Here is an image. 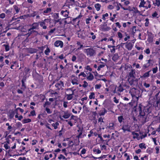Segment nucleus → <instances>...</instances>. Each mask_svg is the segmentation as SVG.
<instances>
[{"mask_svg": "<svg viewBox=\"0 0 160 160\" xmlns=\"http://www.w3.org/2000/svg\"><path fill=\"white\" fill-rule=\"evenodd\" d=\"M94 78V77L92 74L90 73L89 75L87 77V79L89 80H92Z\"/></svg>", "mask_w": 160, "mask_h": 160, "instance_id": "nucleus-12", "label": "nucleus"}, {"mask_svg": "<svg viewBox=\"0 0 160 160\" xmlns=\"http://www.w3.org/2000/svg\"><path fill=\"white\" fill-rule=\"evenodd\" d=\"M56 30V28H54L53 29H51L49 32V33H52Z\"/></svg>", "mask_w": 160, "mask_h": 160, "instance_id": "nucleus-64", "label": "nucleus"}, {"mask_svg": "<svg viewBox=\"0 0 160 160\" xmlns=\"http://www.w3.org/2000/svg\"><path fill=\"white\" fill-rule=\"evenodd\" d=\"M129 77L130 78H133L134 79H135L136 78L133 75V73L132 72H130L129 73Z\"/></svg>", "mask_w": 160, "mask_h": 160, "instance_id": "nucleus-37", "label": "nucleus"}, {"mask_svg": "<svg viewBox=\"0 0 160 160\" xmlns=\"http://www.w3.org/2000/svg\"><path fill=\"white\" fill-rule=\"evenodd\" d=\"M119 56L118 53H115L112 58V60L115 61L118 59Z\"/></svg>", "mask_w": 160, "mask_h": 160, "instance_id": "nucleus-8", "label": "nucleus"}, {"mask_svg": "<svg viewBox=\"0 0 160 160\" xmlns=\"http://www.w3.org/2000/svg\"><path fill=\"white\" fill-rule=\"evenodd\" d=\"M108 8H109V9H113L114 8V6H112V5H109L108 7Z\"/></svg>", "mask_w": 160, "mask_h": 160, "instance_id": "nucleus-59", "label": "nucleus"}, {"mask_svg": "<svg viewBox=\"0 0 160 160\" xmlns=\"http://www.w3.org/2000/svg\"><path fill=\"white\" fill-rule=\"evenodd\" d=\"M144 85L146 88H148L150 86V84H147L146 82H144Z\"/></svg>", "mask_w": 160, "mask_h": 160, "instance_id": "nucleus-55", "label": "nucleus"}, {"mask_svg": "<svg viewBox=\"0 0 160 160\" xmlns=\"http://www.w3.org/2000/svg\"><path fill=\"white\" fill-rule=\"evenodd\" d=\"M55 86L58 89H60L61 88V85H60V83H56Z\"/></svg>", "mask_w": 160, "mask_h": 160, "instance_id": "nucleus-30", "label": "nucleus"}, {"mask_svg": "<svg viewBox=\"0 0 160 160\" xmlns=\"http://www.w3.org/2000/svg\"><path fill=\"white\" fill-rule=\"evenodd\" d=\"M17 126L18 127H20L22 126V124L20 122H18L16 124Z\"/></svg>", "mask_w": 160, "mask_h": 160, "instance_id": "nucleus-52", "label": "nucleus"}, {"mask_svg": "<svg viewBox=\"0 0 160 160\" xmlns=\"http://www.w3.org/2000/svg\"><path fill=\"white\" fill-rule=\"evenodd\" d=\"M58 158L59 160L61 159L62 158L63 159H67V158L62 154H60V156Z\"/></svg>", "mask_w": 160, "mask_h": 160, "instance_id": "nucleus-29", "label": "nucleus"}, {"mask_svg": "<svg viewBox=\"0 0 160 160\" xmlns=\"http://www.w3.org/2000/svg\"><path fill=\"white\" fill-rule=\"evenodd\" d=\"M101 29L102 31H108L111 28L107 26V24H104L101 27Z\"/></svg>", "mask_w": 160, "mask_h": 160, "instance_id": "nucleus-5", "label": "nucleus"}, {"mask_svg": "<svg viewBox=\"0 0 160 160\" xmlns=\"http://www.w3.org/2000/svg\"><path fill=\"white\" fill-rule=\"evenodd\" d=\"M118 37L120 38H121L122 37V34L120 32H118Z\"/></svg>", "mask_w": 160, "mask_h": 160, "instance_id": "nucleus-48", "label": "nucleus"}, {"mask_svg": "<svg viewBox=\"0 0 160 160\" xmlns=\"http://www.w3.org/2000/svg\"><path fill=\"white\" fill-rule=\"evenodd\" d=\"M67 99L68 100H70L72 99L73 98L71 94H67L66 95Z\"/></svg>", "mask_w": 160, "mask_h": 160, "instance_id": "nucleus-17", "label": "nucleus"}, {"mask_svg": "<svg viewBox=\"0 0 160 160\" xmlns=\"http://www.w3.org/2000/svg\"><path fill=\"white\" fill-rule=\"evenodd\" d=\"M85 52L86 53L87 55H89L90 56H92L95 54V51L93 48H89L85 49Z\"/></svg>", "mask_w": 160, "mask_h": 160, "instance_id": "nucleus-1", "label": "nucleus"}, {"mask_svg": "<svg viewBox=\"0 0 160 160\" xmlns=\"http://www.w3.org/2000/svg\"><path fill=\"white\" fill-rule=\"evenodd\" d=\"M152 61L150 59H149V60H148V62L146 64L147 65H149V66H150L151 64L152 65L153 64L151 63V62H152Z\"/></svg>", "mask_w": 160, "mask_h": 160, "instance_id": "nucleus-39", "label": "nucleus"}, {"mask_svg": "<svg viewBox=\"0 0 160 160\" xmlns=\"http://www.w3.org/2000/svg\"><path fill=\"white\" fill-rule=\"evenodd\" d=\"M68 103V102H64L63 103V106L64 108H67V104Z\"/></svg>", "mask_w": 160, "mask_h": 160, "instance_id": "nucleus-62", "label": "nucleus"}, {"mask_svg": "<svg viewBox=\"0 0 160 160\" xmlns=\"http://www.w3.org/2000/svg\"><path fill=\"white\" fill-rule=\"evenodd\" d=\"M54 45L56 47L60 46L62 48L63 46V43L62 41H57L54 43Z\"/></svg>", "mask_w": 160, "mask_h": 160, "instance_id": "nucleus-4", "label": "nucleus"}, {"mask_svg": "<svg viewBox=\"0 0 160 160\" xmlns=\"http://www.w3.org/2000/svg\"><path fill=\"white\" fill-rule=\"evenodd\" d=\"M142 105L141 104H139V106H138V111H139V113H140V114H141V112H142Z\"/></svg>", "mask_w": 160, "mask_h": 160, "instance_id": "nucleus-33", "label": "nucleus"}, {"mask_svg": "<svg viewBox=\"0 0 160 160\" xmlns=\"http://www.w3.org/2000/svg\"><path fill=\"white\" fill-rule=\"evenodd\" d=\"M105 65L104 64H101L98 67L97 69V70L98 71H100V70L101 68H102L104 67Z\"/></svg>", "mask_w": 160, "mask_h": 160, "instance_id": "nucleus-35", "label": "nucleus"}, {"mask_svg": "<svg viewBox=\"0 0 160 160\" xmlns=\"http://www.w3.org/2000/svg\"><path fill=\"white\" fill-rule=\"evenodd\" d=\"M152 70L153 73H156L158 71V67H156L155 68H153Z\"/></svg>", "mask_w": 160, "mask_h": 160, "instance_id": "nucleus-38", "label": "nucleus"}, {"mask_svg": "<svg viewBox=\"0 0 160 160\" xmlns=\"http://www.w3.org/2000/svg\"><path fill=\"white\" fill-rule=\"evenodd\" d=\"M4 46L5 47V50L6 51H8L9 50V46L8 45H4Z\"/></svg>", "mask_w": 160, "mask_h": 160, "instance_id": "nucleus-34", "label": "nucleus"}, {"mask_svg": "<svg viewBox=\"0 0 160 160\" xmlns=\"http://www.w3.org/2000/svg\"><path fill=\"white\" fill-rule=\"evenodd\" d=\"M36 12H33L32 13L30 14V16L32 17H34L36 15Z\"/></svg>", "mask_w": 160, "mask_h": 160, "instance_id": "nucleus-61", "label": "nucleus"}, {"mask_svg": "<svg viewBox=\"0 0 160 160\" xmlns=\"http://www.w3.org/2000/svg\"><path fill=\"white\" fill-rule=\"evenodd\" d=\"M31 121V119L28 118L27 119H25L22 120V122L23 123H26L27 122H29Z\"/></svg>", "mask_w": 160, "mask_h": 160, "instance_id": "nucleus-19", "label": "nucleus"}, {"mask_svg": "<svg viewBox=\"0 0 160 160\" xmlns=\"http://www.w3.org/2000/svg\"><path fill=\"white\" fill-rule=\"evenodd\" d=\"M132 135H135L136 136L138 140H139V138L138 137L139 136V134L138 133H136L134 132H132Z\"/></svg>", "mask_w": 160, "mask_h": 160, "instance_id": "nucleus-23", "label": "nucleus"}, {"mask_svg": "<svg viewBox=\"0 0 160 160\" xmlns=\"http://www.w3.org/2000/svg\"><path fill=\"white\" fill-rule=\"evenodd\" d=\"M150 34L148 35V40L149 42H152L153 41V37L152 35V33H150Z\"/></svg>", "mask_w": 160, "mask_h": 160, "instance_id": "nucleus-11", "label": "nucleus"}, {"mask_svg": "<svg viewBox=\"0 0 160 160\" xmlns=\"http://www.w3.org/2000/svg\"><path fill=\"white\" fill-rule=\"evenodd\" d=\"M128 81L129 82V83L131 85H132L134 84L135 85V82L134 81V79H132L131 80H130V78H129L128 80Z\"/></svg>", "mask_w": 160, "mask_h": 160, "instance_id": "nucleus-10", "label": "nucleus"}, {"mask_svg": "<svg viewBox=\"0 0 160 160\" xmlns=\"http://www.w3.org/2000/svg\"><path fill=\"white\" fill-rule=\"evenodd\" d=\"M45 23L44 22H42L40 24L41 26H42L43 29H45L47 28V27L45 26Z\"/></svg>", "mask_w": 160, "mask_h": 160, "instance_id": "nucleus-27", "label": "nucleus"}, {"mask_svg": "<svg viewBox=\"0 0 160 160\" xmlns=\"http://www.w3.org/2000/svg\"><path fill=\"white\" fill-rule=\"evenodd\" d=\"M98 138H100L101 141H104V140L103 139V138L102 137V136L101 134H98Z\"/></svg>", "mask_w": 160, "mask_h": 160, "instance_id": "nucleus-51", "label": "nucleus"}, {"mask_svg": "<svg viewBox=\"0 0 160 160\" xmlns=\"http://www.w3.org/2000/svg\"><path fill=\"white\" fill-rule=\"evenodd\" d=\"M86 69L89 70L90 71H91L92 70V69L91 68H90L89 66H87L86 67Z\"/></svg>", "mask_w": 160, "mask_h": 160, "instance_id": "nucleus-60", "label": "nucleus"}, {"mask_svg": "<svg viewBox=\"0 0 160 160\" xmlns=\"http://www.w3.org/2000/svg\"><path fill=\"white\" fill-rule=\"evenodd\" d=\"M103 109L104 111V112H103L102 111V112H100L99 113V115L100 116L104 115L107 112V111L106 110V109L104 108H103Z\"/></svg>", "mask_w": 160, "mask_h": 160, "instance_id": "nucleus-21", "label": "nucleus"}, {"mask_svg": "<svg viewBox=\"0 0 160 160\" xmlns=\"http://www.w3.org/2000/svg\"><path fill=\"white\" fill-rule=\"evenodd\" d=\"M138 117H139L140 120L142 124H144L148 121L147 120V115H141V116H139Z\"/></svg>", "mask_w": 160, "mask_h": 160, "instance_id": "nucleus-2", "label": "nucleus"}, {"mask_svg": "<svg viewBox=\"0 0 160 160\" xmlns=\"http://www.w3.org/2000/svg\"><path fill=\"white\" fill-rule=\"evenodd\" d=\"M156 3H153V4L155 6L157 5L158 7L160 5V0H156Z\"/></svg>", "mask_w": 160, "mask_h": 160, "instance_id": "nucleus-24", "label": "nucleus"}, {"mask_svg": "<svg viewBox=\"0 0 160 160\" xmlns=\"http://www.w3.org/2000/svg\"><path fill=\"white\" fill-rule=\"evenodd\" d=\"M157 15H158V13L156 12H155L152 15V16L153 17H156Z\"/></svg>", "mask_w": 160, "mask_h": 160, "instance_id": "nucleus-45", "label": "nucleus"}, {"mask_svg": "<svg viewBox=\"0 0 160 160\" xmlns=\"http://www.w3.org/2000/svg\"><path fill=\"white\" fill-rule=\"evenodd\" d=\"M139 146L141 149H142L143 148L145 149L146 148V147L145 146V144L143 143H141L139 145Z\"/></svg>", "mask_w": 160, "mask_h": 160, "instance_id": "nucleus-20", "label": "nucleus"}, {"mask_svg": "<svg viewBox=\"0 0 160 160\" xmlns=\"http://www.w3.org/2000/svg\"><path fill=\"white\" fill-rule=\"evenodd\" d=\"M101 7V5L98 3H97L95 5V7L98 11L100 10Z\"/></svg>", "mask_w": 160, "mask_h": 160, "instance_id": "nucleus-13", "label": "nucleus"}, {"mask_svg": "<svg viewBox=\"0 0 160 160\" xmlns=\"http://www.w3.org/2000/svg\"><path fill=\"white\" fill-rule=\"evenodd\" d=\"M122 129L123 130L124 132H125L126 131L129 132H130V127L128 124L123 125L122 127Z\"/></svg>", "mask_w": 160, "mask_h": 160, "instance_id": "nucleus-3", "label": "nucleus"}, {"mask_svg": "<svg viewBox=\"0 0 160 160\" xmlns=\"http://www.w3.org/2000/svg\"><path fill=\"white\" fill-rule=\"evenodd\" d=\"M46 111H47V112L48 113H52V112L50 110L49 108H46Z\"/></svg>", "mask_w": 160, "mask_h": 160, "instance_id": "nucleus-43", "label": "nucleus"}, {"mask_svg": "<svg viewBox=\"0 0 160 160\" xmlns=\"http://www.w3.org/2000/svg\"><path fill=\"white\" fill-rule=\"evenodd\" d=\"M133 45L132 43L130 42L128 43L127 42V44L126 45V48L128 50H131L132 48Z\"/></svg>", "mask_w": 160, "mask_h": 160, "instance_id": "nucleus-6", "label": "nucleus"}, {"mask_svg": "<svg viewBox=\"0 0 160 160\" xmlns=\"http://www.w3.org/2000/svg\"><path fill=\"white\" fill-rule=\"evenodd\" d=\"M82 76L84 77H85L86 76V75L85 74V73L84 72H81L80 74L79 75V76Z\"/></svg>", "mask_w": 160, "mask_h": 160, "instance_id": "nucleus-44", "label": "nucleus"}, {"mask_svg": "<svg viewBox=\"0 0 160 160\" xmlns=\"http://www.w3.org/2000/svg\"><path fill=\"white\" fill-rule=\"evenodd\" d=\"M15 114V111H14L12 110L11 112H10V118L11 119L12 118L14 115Z\"/></svg>", "mask_w": 160, "mask_h": 160, "instance_id": "nucleus-16", "label": "nucleus"}, {"mask_svg": "<svg viewBox=\"0 0 160 160\" xmlns=\"http://www.w3.org/2000/svg\"><path fill=\"white\" fill-rule=\"evenodd\" d=\"M145 52L147 54H149L150 53V51L148 48L145 51Z\"/></svg>", "mask_w": 160, "mask_h": 160, "instance_id": "nucleus-57", "label": "nucleus"}, {"mask_svg": "<svg viewBox=\"0 0 160 160\" xmlns=\"http://www.w3.org/2000/svg\"><path fill=\"white\" fill-rule=\"evenodd\" d=\"M36 52V50L33 48H30L28 50V52L30 53H35Z\"/></svg>", "mask_w": 160, "mask_h": 160, "instance_id": "nucleus-15", "label": "nucleus"}, {"mask_svg": "<svg viewBox=\"0 0 160 160\" xmlns=\"http://www.w3.org/2000/svg\"><path fill=\"white\" fill-rule=\"evenodd\" d=\"M145 21H146V22L145 24V25L146 27H148V24L149 23V19L148 18H146L145 19Z\"/></svg>", "mask_w": 160, "mask_h": 160, "instance_id": "nucleus-32", "label": "nucleus"}, {"mask_svg": "<svg viewBox=\"0 0 160 160\" xmlns=\"http://www.w3.org/2000/svg\"><path fill=\"white\" fill-rule=\"evenodd\" d=\"M4 147L6 149H8L9 148H10L8 146L7 144H6L4 145Z\"/></svg>", "mask_w": 160, "mask_h": 160, "instance_id": "nucleus-56", "label": "nucleus"}, {"mask_svg": "<svg viewBox=\"0 0 160 160\" xmlns=\"http://www.w3.org/2000/svg\"><path fill=\"white\" fill-rule=\"evenodd\" d=\"M101 87V85L100 84H96L95 86V88L96 89H99Z\"/></svg>", "mask_w": 160, "mask_h": 160, "instance_id": "nucleus-40", "label": "nucleus"}, {"mask_svg": "<svg viewBox=\"0 0 160 160\" xmlns=\"http://www.w3.org/2000/svg\"><path fill=\"white\" fill-rule=\"evenodd\" d=\"M118 119L119 122L121 123L122 122V120H123L124 119L123 118V116H121L118 117Z\"/></svg>", "mask_w": 160, "mask_h": 160, "instance_id": "nucleus-28", "label": "nucleus"}, {"mask_svg": "<svg viewBox=\"0 0 160 160\" xmlns=\"http://www.w3.org/2000/svg\"><path fill=\"white\" fill-rule=\"evenodd\" d=\"M141 115H144V116L146 115H145V112L144 111V110H143L142 111V112H141V114L139 113V114L138 116H141Z\"/></svg>", "mask_w": 160, "mask_h": 160, "instance_id": "nucleus-42", "label": "nucleus"}, {"mask_svg": "<svg viewBox=\"0 0 160 160\" xmlns=\"http://www.w3.org/2000/svg\"><path fill=\"white\" fill-rule=\"evenodd\" d=\"M151 71H149L148 72L144 73L143 75L142 76V77L146 78L148 77L149 75V72H151Z\"/></svg>", "mask_w": 160, "mask_h": 160, "instance_id": "nucleus-18", "label": "nucleus"}, {"mask_svg": "<svg viewBox=\"0 0 160 160\" xmlns=\"http://www.w3.org/2000/svg\"><path fill=\"white\" fill-rule=\"evenodd\" d=\"M94 95L95 93L93 92H92L91 93V94L89 96V98L90 99H92V98H94Z\"/></svg>", "mask_w": 160, "mask_h": 160, "instance_id": "nucleus-25", "label": "nucleus"}, {"mask_svg": "<svg viewBox=\"0 0 160 160\" xmlns=\"http://www.w3.org/2000/svg\"><path fill=\"white\" fill-rule=\"evenodd\" d=\"M146 2L144 1H143L142 2H141L139 5V7L141 8V7H144V5L145 4Z\"/></svg>", "mask_w": 160, "mask_h": 160, "instance_id": "nucleus-31", "label": "nucleus"}, {"mask_svg": "<svg viewBox=\"0 0 160 160\" xmlns=\"http://www.w3.org/2000/svg\"><path fill=\"white\" fill-rule=\"evenodd\" d=\"M70 114H68L67 112H64V114L63 115L62 117L65 119H67L69 118L70 116Z\"/></svg>", "mask_w": 160, "mask_h": 160, "instance_id": "nucleus-9", "label": "nucleus"}, {"mask_svg": "<svg viewBox=\"0 0 160 160\" xmlns=\"http://www.w3.org/2000/svg\"><path fill=\"white\" fill-rule=\"evenodd\" d=\"M83 83H84V84H83L82 85V86L83 88H85L87 87V86L88 85V83L85 81L83 82Z\"/></svg>", "mask_w": 160, "mask_h": 160, "instance_id": "nucleus-36", "label": "nucleus"}, {"mask_svg": "<svg viewBox=\"0 0 160 160\" xmlns=\"http://www.w3.org/2000/svg\"><path fill=\"white\" fill-rule=\"evenodd\" d=\"M76 59V57L75 55H73L72 58V60L73 62L75 61Z\"/></svg>", "mask_w": 160, "mask_h": 160, "instance_id": "nucleus-49", "label": "nucleus"}, {"mask_svg": "<svg viewBox=\"0 0 160 160\" xmlns=\"http://www.w3.org/2000/svg\"><path fill=\"white\" fill-rule=\"evenodd\" d=\"M30 113L31 114V115L32 116H34V115H36L35 113V111L34 110L32 111Z\"/></svg>", "mask_w": 160, "mask_h": 160, "instance_id": "nucleus-54", "label": "nucleus"}, {"mask_svg": "<svg viewBox=\"0 0 160 160\" xmlns=\"http://www.w3.org/2000/svg\"><path fill=\"white\" fill-rule=\"evenodd\" d=\"M91 20V19L90 18H88L86 19V23L87 24L89 23V21Z\"/></svg>", "mask_w": 160, "mask_h": 160, "instance_id": "nucleus-50", "label": "nucleus"}, {"mask_svg": "<svg viewBox=\"0 0 160 160\" xmlns=\"http://www.w3.org/2000/svg\"><path fill=\"white\" fill-rule=\"evenodd\" d=\"M78 80L76 78H74V79H72V82L73 84H78Z\"/></svg>", "mask_w": 160, "mask_h": 160, "instance_id": "nucleus-14", "label": "nucleus"}, {"mask_svg": "<svg viewBox=\"0 0 160 160\" xmlns=\"http://www.w3.org/2000/svg\"><path fill=\"white\" fill-rule=\"evenodd\" d=\"M32 28L29 29L28 30L29 31H30L32 30L36 29L37 28V27L38 26V24L37 23H34L32 24Z\"/></svg>", "mask_w": 160, "mask_h": 160, "instance_id": "nucleus-7", "label": "nucleus"}, {"mask_svg": "<svg viewBox=\"0 0 160 160\" xmlns=\"http://www.w3.org/2000/svg\"><path fill=\"white\" fill-rule=\"evenodd\" d=\"M5 15L4 13H2L0 15V18H3L5 17Z\"/></svg>", "mask_w": 160, "mask_h": 160, "instance_id": "nucleus-46", "label": "nucleus"}, {"mask_svg": "<svg viewBox=\"0 0 160 160\" xmlns=\"http://www.w3.org/2000/svg\"><path fill=\"white\" fill-rule=\"evenodd\" d=\"M114 99V102L116 103H117L118 102V100L117 99V98L116 97H114L113 98Z\"/></svg>", "mask_w": 160, "mask_h": 160, "instance_id": "nucleus-47", "label": "nucleus"}, {"mask_svg": "<svg viewBox=\"0 0 160 160\" xmlns=\"http://www.w3.org/2000/svg\"><path fill=\"white\" fill-rule=\"evenodd\" d=\"M29 70H30V69L29 68H25V72L26 73H28V72L29 71Z\"/></svg>", "mask_w": 160, "mask_h": 160, "instance_id": "nucleus-53", "label": "nucleus"}, {"mask_svg": "<svg viewBox=\"0 0 160 160\" xmlns=\"http://www.w3.org/2000/svg\"><path fill=\"white\" fill-rule=\"evenodd\" d=\"M86 152V150L85 149L83 148L81 152V153L82 154H85Z\"/></svg>", "mask_w": 160, "mask_h": 160, "instance_id": "nucleus-58", "label": "nucleus"}, {"mask_svg": "<svg viewBox=\"0 0 160 160\" xmlns=\"http://www.w3.org/2000/svg\"><path fill=\"white\" fill-rule=\"evenodd\" d=\"M51 10V9L50 8H48L46 10H44L43 12L44 13H47L49 12H50Z\"/></svg>", "mask_w": 160, "mask_h": 160, "instance_id": "nucleus-26", "label": "nucleus"}, {"mask_svg": "<svg viewBox=\"0 0 160 160\" xmlns=\"http://www.w3.org/2000/svg\"><path fill=\"white\" fill-rule=\"evenodd\" d=\"M50 52V50L48 47H47V49L45 50L44 53L46 55H48V53Z\"/></svg>", "mask_w": 160, "mask_h": 160, "instance_id": "nucleus-22", "label": "nucleus"}, {"mask_svg": "<svg viewBox=\"0 0 160 160\" xmlns=\"http://www.w3.org/2000/svg\"><path fill=\"white\" fill-rule=\"evenodd\" d=\"M108 14L107 13H106L105 14L103 15L102 18V19H103L104 20H105V19H106L105 18L106 17H108Z\"/></svg>", "mask_w": 160, "mask_h": 160, "instance_id": "nucleus-41", "label": "nucleus"}, {"mask_svg": "<svg viewBox=\"0 0 160 160\" xmlns=\"http://www.w3.org/2000/svg\"><path fill=\"white\" fill-rule=\"evenodd\" d=\"M139 79L137 78L136 79H134V84H138V81Z\"/></svg>", "mask_w": 160, "mask_h": 160, "instance_id": "nucleus-63", "label": "nucleus"}]
</instances>
